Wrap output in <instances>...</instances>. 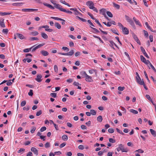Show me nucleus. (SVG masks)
Returning <instances> with one entry per match:
<instances>
[{
    "label": "nucleus",
    "mask_w": 156,
    "mask_h": 156,
    "mask_svg": "<svg viewBox=\"0 0 156 156\" xmlns=\"http://www.w3.org/2000/svg\"><path fill=\"white\" fill-rule=\"evenodd\" d=\"M86 5L89 7L90 9H91L93 6H94V4L93 2L91 1H88L86 2Z\"/></svg>",
    "instance_id": "39448f33"
},
{
    "label": "nucleus",
    "mask_w": 156,
    "mask_h": 156,
    "mask_svg": "<svg viewBox=\"0 0 156 156\" xmlns=\"http://www.w3.org/2000/svg\"><path fill=\"white\" fill-rule=\"evenodd\" d=\"M81 74L84 77L85 76H86L87 74L86 73L85 71H82L81 73Z\"/></svg>",
    "instance_id": "052dcab7"
},
{
    "label": "nucleus",
    "mask_w": 156,
    "mask_h": 156,
    "mask_svg": "<svg viewBox=\"0 0 156 156\" xmlns=\"http://www.w3.org/2000/svg\"><path fill=\"white\" fill-rule=\"evenodd\" d=\"M102 116L101 115L99 116L97 118V121L100 122H102Z\"/></svg>",
    "instance_id": "bb28decb"
},
{
    "label": "nucleus",
    "mask_w": 156,
    "mask_h": 156,
    "mask_svg": "<svg viewBox=\"0 0 156 156\" xmlns=\"http://www.w3.org/2000/svg\"><path fill=\"white\" fill-rule=\"evenodd\" d=\"M46 129V128L45 126L42 127L40 131L41 132H43Z\"/></svg>",
    "instance_id": "864d4df0"
},
{
    "label": "nucleus",
    "mask_w": 156,
    "mask_h": 156,
    "mask_svg": "<svg viewBox=\"0 0 156 156\" xmlns=\"http://www.w3.org/2000/svg\"><path fill=\"white\" fill-rule=\"evenodd\" d=\"M116 130H117V131L119 133L122 135H124V133H123L121 131H120L119 129L117 128H116Z\"/></svg>",
    "instance_id": "09e8293b"
},
{
    "label": "nucleus",
    "mask_w": 156,
    "mask_h": 156,
    "mask_svg": "<svg viewBox=\"0 0 156 156\" xmlns=\"http://www.w3.org/2000/svg\"><path fill=\"white\" fill-rule=\"evenodd\" d=\"M16 36H17V37L21 40H22V39H25V37H24V36L23 35H22L21 34H19V33H17L16 34Z\"/></svg>",
    "instance_id": "2eb2a0df"
},
{
    "label": "nucleus",
    "mask_w": 156,
    "mask_h": 156,
    "mask_svg": "<svg viewBox=\"0 0 156 156\" xmlns=\"http://www.w3.org/2000/svg\"><path fill=\"white\" fill-rule=\"evenodd\" d=\"M42 113V111L41 110H40L39 111L37 112L36 114V115L37 116H39L40 115H41Z\"/></svg>",
    "instance_id": "58836bf2"
},
{
    "label": "nucleus",
    "mask_w": 156,
    "mask_h": 156,
    "mask_svg": "<svg viewBox=\"0 0 156 156\" xmlns=\"http://www.w3.org/2000/svg\"><path fill=\"white\" fill-rule=\"evenodd\" d=\"M106 13L107 15L110 17H113V15L111 12L107 11Z\"/></svg>",
    "instance_id": "ea45409f"
},
{
    "label": "nucleus",
    "mask_w": 156,
    "mask_h": 156,
    "mask_svg": "<svg viewBox=\"0 0 156 156\" xmlns=\"http://www.w3.org/2000/svg\"><path fill=\"white\" fill-rule=\"evenodd\" d=\"M134 37L135 40L137 42V43L140 45L141 44L137 36H135Z\"/></svg>",
    "instance_id": "b1692460"
},
{
    "label": "nucleus",
    "mask_w": 156,
    "mask_h": 156,
    "mask_svg": "<svg viewBox=\"0 0 156 156\" xmlns=\"http://www.w3.org/2000/svg\"><path fill=\"white\" fill-rule=\"evenodd\" d=\"M36 129V128L35 127L33 126L32 128V129L30 130V132L32 133H34Z\"/></svg>",
    "instance_id": "a18cd8bd"
},
{
    "label": "nucleus",
    "mask_w": 156,
    "mask_h": 156,
    "mask_svg": "<svg viewBox=\"0 0 156 156\" xmlns=\"http://www.w3.org/2000/svg\"><path fill=\"white\" fill-rule=\"evenodd\" d=\"M43 4L44 5L48 7L51 9H55V7H53L52 6L49 4H48L47 3H44Z\"/></svg>",
    "instance_id": "dca6fc26"
},
{
    "label": "nucleus",
    "mask_w": 156,
    "mask_h": 156,
    "mask_svg": "<svg viewBox=\"0 0 156 156\" xmlns=\"http://www.w3.org/2000/svg\"><path fill=\"white\" fill-rule=\"evenodd\" d=\"M127 22L134 29H136V27L133 20L128 16H125Z\"/></svg>",
    "instance_id": "f257e3e1"
},
{
    "label": "nucleus",
    "mask_w": 156,
    "mask_h": 156,
    "mask_svg": "<svg viewBox=\"0 0 156 156\" xmlns=\"http://www.w3.org/2000/svg\"><path fill=\"white\" fill-rule=\"evenodd\" d=\"M74 53V51L73 50H71L69 52L66 53L67 55L72 56Z\"/></svg>",
    "instance_id": "5701e85b"
},
{
    "label": "nucleus",
    "mask_w": 156,
    "mask_h": 156,
    "mask_svg": "<svg viewBox=\"0 0 156 156\" xmlns=\"http://www.w3.org/2000/svg\"><path fill=\"white\" fill-rule=\"evenodd\" d=\"M146 97L149 101L152 102V100L149 95L147 94L146 95Z\"/></svg>",
    "instance_id": "e433bc0d"
},
{
    "label": "nucleus",
    "mask_w": 156,
    "mask_h": 156,
    "mask_svg": "<svg viewBox=\"0 0 156 156\" xmlns=\"http://www.w3.org/2000/svg\"><path fill=\"white\" fill-rule=\"evenodd\" d=\"M42 77V76L41 74H37V77L35 78V80L39 83L41 82L42 80L41 78Z\"/></svg>",
    "instance_id": "423d86ee"
},
{
    "label": "nucleus",
    "mask_w": 156,
    "mask_h": 156,
    "mask_svg": "<svg viewBox=\"0 0 156 156\" xmlns=\"http://www.w3.org/2000/svg\"><path fill=\"white\" fill-rule=\"evenodd\" d=\"M50 147V144L49 142H47L45 145V147L46 148H48Z\"/></svg>",
    "instance_id": "0e129e2a"
},
{
    "label": "nucleus",
    "mask_w": 156,
    "mask_h": 156,
    "mask_svg": "<svg viewBox=\"0 0 156 156\" xmlns=\"http://www.w3.org/2000/svg\"><path fill=\"white\" fill-rule=\"evenodd\" d=\"M136 81L138 83H139V84L140 85H142L143 84H144V82L143 81V80H141V79L140 78H140H138L137 77H136Z\"/></svg>",
    "instance_id": "6e6552de"
},
{
    "label": "nucleus",
    "mask_w": 156,
    "mask_h": 156,
    "mask_svg": "<svg viewBox=\"0 0 156 156\" xmlns=\"http://www.w3.org/2000/svg\"><path fill=\"white\" fill-rule=\"evenodd\" d=\"M140 58L141 61L144 63L146 61V58L142 55L140 56Z\"/></svg>",
    "instance_id": "cd10ccee"
},
{
    "label": "nucleus",
    "mask_w": 156,
    "mask_h": 156,
    "mask_svg": "<svg viewBox=\"0 0 156 156\" xmlns=\"http://www.w3.org/2000/svg\"><path fill=\"white\" fill-rule=\"evenodd\" d=\"M40 52L44 56H47L49 54V53L48 51L44 50L41 51Z\"/></svg>",
    "instance_id": "4468645a"
},
{
    "label": "nucleus",
    "mask_w": 156,
    "mask_h": 156,
    "mask_svg": "<svg viewBox=\"0 0 156 156\" xmlns=\"http://www.w3.org/2000/svg\"><path fill=\"white\" fill-rule=\"evenodd\" d=\"M23 4L22 3H15L12 4V5L14 6H21Z\"/></svg>",
    "instance_id": "412c9836"
},
{
    "label": "nucleus",
    "mask_w": 156,
    "mask_h": 156,
    "mask_svg": "<svg viewBox=\"0 0 156 156\" xmlns=\"http://www.w3.org/2000/svg\"><path fill=\"white\" fill-rule=\"evenodd\" d=\"M113 6L117 9H119L120 6L119 5L115 3H113Z\"/></svg>",
    "instance_id": "473e14b6"
},
{
    "label": "nucleus",
    "mask_w": 156,
    "mask_h": 156,
    "mask_svg": "<svg viewBox=\"0 0 156 156\" xmlns=\"http://www.w3.org/2000/svg\"><path fill=\"white\" fill-rule=\"evenodd\" d=\"M28 94L29 96H32L33 94V90H30L29 92L28 93Z\"/></svg>",
    "instance_id": "13d9d810"
},
{
    "label": "nucleus",
    "mask_w": 156,
    "mask_h": 156,
    "mask_svg": "<svg viewBox=\"0 0 156 156\" xmlns=\"http://www.w3.org/2000/svg\"><path fill=\"white\" fill-rule=\"evenodd\" d=\"M118 26L122 28V29H123L124 27H123V25L120 23H118Z\"/></svg>",
    "instance_id": "e2e57ef3"
},
{
    "label": "nucleus",
    "mask_w": 156,
    "mask_h": 156,
    "mask_svg": "<svg viewBox=\"0 0 156 156\" xmlns=\"http://www.w3.org/2000/svg\"><path fill=\"white\" fill-rule=\"evenodd\" d=\"M10 14H11V13H9V12H0V15L2 16L7 15H9Z\"/></svg>",
    "instance_id": "c85d7f7f"
},
{
    "label": "nucleus",
    "mask_w": 156,
    "mask_h": 156,
    "mask_svg": "<svg viewBox=\"0 0 156 156\" xmlns=\"http://www.w3.org/2000/svg\"><path fill=\"white\" fill-rule=\"evenodd\" d=\"M135 152H138L139 153H144V152L143 150L141 149H139L138 150H136V151H135Z\"/></svg>",
    "instance_id": "49530a36"
},
{
    "label": "nucleus",
    "mask_w": 156,
    "mask_h": 156,
    "mask_svg": "<svg viewBox=\"0 0 156 156\" xmlns=\"http://www.w3.org/2000/svg\"><path fill=\"white\" fill-rule=\"evenodd\" d=\"M95 22H96L100 26V27H102L101 24L99 23V21L95 19Z\"/></svg>",
    "instance_id": "4d7b16f0"
},
{
    "label": "nucleus",
    "mask_w": 156,
    "mask_h": 156,
    "mask_svg": "<svg viewBox=\"0 0 156 156\" xmlns=\"http://www.w3.org/2000/svg\"><path fill=\"white\" fill-rule=\"evenodd\" d=\"M125 89V87H118V90L120 91H123Z\"/></svg>",
    "instance_id": "37998d69"
},
{
    "label": "nucleus",
    "mask_w": 156,
    "mask_h": 156,
    "mask_svg": "<svg viewBox=\"0 0 156 156\" xmlns=\"http://www.w3.org/2000/svg\"><path fill=\"white\" fill-rule=\"evenodd\" d=\"M106 11V9H102L100 10V12L101 13H102L103 15L105 16V12Z\"/></svg>",
    "instance_id": "7c9ffc66"
},
{
    "label": "nucleus",
    "mask_w": 156,
    "mask_h": 156,
    "mask_svg": "<svg viewBox=\"0 0 156 156\" xmlns=\"http://www.w3.org/2000/svg\"><path fill=\"white\" fill-rule=\"evenodd\" d=\"M26 104V101H22L21 104V105L22 107H23Z\"/></svg>",
    "instance_id": "6e6d98bb"
},
{
    "label": "nucleus",
    "mask_w": 156,
    "mask_h": 156,
    "mask_svg": "<svg viewBox=\"0 0 156 156\" xmlns=\"http://www.w3.org/2000/svg\"><path fill=\"white\" fill-rule=\"evenodd\" d=\"M111 45H110V46L114 49H115V48L114 47V45L115 43L112 41H109Z\"/></svg>",
    "instance_id": "393cba45"
},
{
    "label": "nucleus",
    "mask_w": 156,
    "mask_h": 156,
    "mask_svg": "<svg viewBox=\"0 0 156 156\" xmlns=\"http://www.w3.org/2000/svg\"><path fill=\"white\" fill-rule=\"evenodd\" d=\"M41 35L42 37L44 39H47L48 38V35L44 33H41Z\"/></svg>",
    "instance_id": "aec40b11"
},
{
    "label": "nucleus",
    "mask_w": 156,
    "mask_h": 156,
    "mask_svg": "<svg viewBox=\"0 0 156 156\" xmlns=\"http://www.w3.org/2000/svg\"><path fill=\"white\" fill-rule=\"evenodd\" d=\"M54 70L55 72L57 73L58 71V69L57 66L56 65H55L54 66Z\"/></svg>",
    "instance_id": "c03bdc74"
},
{
    "label": "nucleus",
    "mask_w": 156,
    "mask_h": 156,
    "mask_svg": "<svg viewBox=\"0 0 156 156\" xmlns=\"http://www.w3.org/2000/svg\"><path fill=\"white\" fill-rule=\"evenodd\" d=\"M90 114L92 115H95L96 114V112L94 110L91 109L90 110Z\"/></svg>",
    "instance_id": "72a5a7b5"
},
{
    "label": "nucleus",
    "mask_w": 156,
    "mask_h": 156,
    "mask_svg": "<svg viewBox=\"0 0 156 156\" xmlns=\"http://www.w3.org/2000/svg\"><path fill=\"white\" fill-rule=\"evenodd\" d=\"M133 19L136 25H138L140 27L141 26V25L140 23L139 22V20L136 19L135 17H133Z\"/></svg>",
    "instance_id": "ddd939ff"
},
{
    "label": "nucleus",
    "mask_w": 156,
    "mask_h": 156,
    "mask_svg": "<svg viewBox=\"0 0 156 156\" xmlns=\"http://www.w3.org/2000/svg\"><path fill=\"white\" fill-rule=\"evenodd\" d=\"M84 77L86 78L85 80L87 81H88V82H91L93 81L92 77L87 75L86 76H85Z\"/></svg>",
    "instance_id": "1a4fd4ad"
},
{
    "label": "nucleus",
    "mask_w": 156,
    "mask_h": 156,
    "mask_svg": "<svg viewBox=\"0 0 156 156\" xmlns=\"http://www.w3.org/2000/svg\"><path fill=\"white\" fill-rule=\"evenodd\" d=\"M29 40L30 41H33L34 40H38L39 39L37 37H31Z\"/></svg>",
    "instance_id": "c9c22d12"
},
{
    "label": "nucleus",
    "mask_w": 156,
    "mask_h": 156,
    "mask_svg": "<svg viewBox=\"0 0 156 156\" xmlns=\"http://www.w3.org/2000/svg\"><path fill=\"white\" fill-rule=\"evenodd\" d=\"M108 131L109 133H112L114 132V130L113 128H109L108 129Z\"/></svg>",
    "instance_id": "de8ad7c7"
},
{
    "label": "nucleus",
    "mask_w": 156,
    "mask_h": 156,
    "mask_svg": "<svg viewBox=\"0 0 156 156\" xmlns=\"http://www.w3.org/2000/svg\"><path fill=\"white\" fill-rule=\"evenodd\" d=\"M144 74L145 75V77H146V78L148 80V82H149L150 80H149V78H148L147 75V74L146 73V72L145 71H144Z\"/></svg>",
    "instance_id": "680f3d73"
},
{
    "label": "nucleus",
    "mask_w": 156,
    "mask_h": 156,
    "mask_svg": "<svg viewBox=\"0 0 156 156\" xmlns=\"http://www.w3.org/2000/svg\"><path fill=\"white\" fill-rule=\"evenodd\" d=\"M51 18L57 20H63V19L57 17H51Z\"/></svg>",
    "instance_id": "4c0bfd02"
},
{
    "label": "nucleus",
    "mask_w": 156,
    "mask_h": 156,
    "mask_svg": "<svg viewBox=\"0 0 156 156\" xmlns=\"http://www.w3.org/2000/svg\"><path fill=\"white\" fill-rule=\"evenodd\" d=\"M50 95L52 97L55 98L57 96V94L55 93H52L50 94Z\"/></svg>",
    "instance_id": "8fccbe9b"
},
{
    "label": "nucleus",
    "mask_w": 156,
    "mask_h": 156,
    "mask_svg": "<svg viewBox=\"0 0 156 156\" xmlns=\"http://www.w3.org/2000/svg\"><path fill=\"white\" fill-rule=\"evenodd\" d=\"M120 149L122 152H127L128 151V150L126 148H125L124 147Z\"/></svg>",
    "instance_id": "f704fd0d"
},
{
    "label": "nucleus",
    "mask_w": 156,
    "mask_h": 156,
    "mask_svg": "<svg viewBox=\"0 0 156 156\" xmlns=\"http://www.w3.org/2000/svg\"><path fill=\"white\" fill-rule=\"evenodd\" d=\"M140 49L142 52L143 53V54H144V55L147 58H149V56H148L146 52L144 49V48L141 46L140 47Z\"/></svg>",
    "instance_id": "0eeeda50"
},
{
    "label": "nucleus",
    "mask_w": 156,
    "mask_h": 156,
    "mask_svg": "<svg viewBox=\"0 0 156 156\" xmlns=\"http://www.w3.org/2000/svg\"><path fill=\"white\" fill-rule=\"evenodd\" d=\"M68 136L66 135H63L62 136V139L63 140L66 141L68 140Z\"/></svg>",
    "instance_id": "c756f323"
},
{
    "label": "nucleus",
    "mask_w": 156,
    "mask_h": 156,
    "mask_svg": "<svg viewBox=\"0 0 156 156\" xmlns=\"http://www.w3.org/2000/svg\"><path fill=\"white\" fill-rule=\"evenodd\" d=\"M130 112L134 114H137L138 113L137 111L133 109H131L129 110Z\"/></svg>",
    "instance_id": "2f4dec72"
},
{
    "label": "nucleus",
    "mask_w": 156,
    "mask_h": 156,
    "mask_svg": "<svg viewBox=\"0 0 156 156\" xmlns=\"http://www.w3.org/2000/svg\"><path fill=\"white\" fill-rule=\"evenodd\" d=\"M66 145V143H63L61 144L59 146V147L60 148H62L63 147H64Z\"/></svg>",
    "instance_id": "774afa93"
},
{
    "label": "nucleus",
    "mask_w": 156,
    "mask_h": 156,
    "mask_svg": "<svg viewBox=\"0 0 156 156\" xmlns=\"http://www.w3.org/2000/svg\"><path fill=\"white\" fill-rule=\"evenodd\" d=\"M55 27L57 28L58 29H59L61 28V26L58 23L56 22L55 23Z\"/></svg>",
    "instance_id": "4be33fe9"
},
{
    "label": "nucleus",
    "mask_w": 156,
    "mask_h": 156,
    "mask_svg": "<svg viewBox=\"0 0 156 156\" xmlns=\"http://www.w3.org/2000/svg\"><path fill=\"white\" fill-rule=\"evenodd\" d=\"M31 150L36 155L38 154V151L35 148L32 147L31 149Z\"/></svg>",
    "instance_id": "9b49d317"
},
{
    "label": "nucleus",
    "mask_w": 156,
    "mask_h": 156,
    "mask_svg": "<svg viewBox=\"0 0 156 156\" xmlns=\"http://www.w3.org/2000/svg\"><path fill=\"white\" fill-rule=\"evenodd\" d=\"M122 32L125 34H128L129 33V30L126 27H124L122 29Z\"/></svg>",
    "instance_id": "9d476101"
},
{
    "label": "nucleus",
    "mask_w": 156,
    "mask_h": 156,
    "mask_svg": "<svg viewBox=\"0 0 156 156\" xmlns=\"http://www.w3.org/2000/svg\"><path fill=\"white\" fill-rule=\"evenodd\" d=\"M76 17L79 19V20H80L83 22H86L87 21V20L85 19H83L77 16H76Z\"/></svg>",
    "instance_id": "a19ab883"
},
{
    "label": "nucleus",
    "mask_w": 156,
    "mask_h": 156,
    "mask_svg": "<svg viewBox=\"0 0 156 156\" xmlns=\"http://www.w3.org/2000/svg\"><path fill=\"white\" fill-rule=\"evenodd\" d=\"M70 10H71L73 11H74V14L75 15H79L80 16H82V14L79 12L76 8H70Z\"/></svg>",
    "instance_id": "20e7f679"
},
{
    "label": "nucleus",
    "mask_w": 156,
    "mask_h": 156,
    "mask_svg": "<svg viewBox=\"0 0 156 156\" xmlns=\"http://www.w3.org/2000/svg\"><path fill=\"white\" fill-rule=\"evenodd\" d=\"M2 32L5 34H7L8 32V30L7 29H3Z\"/></svg>",
    "instance_id": "603ef678"
},
{
    "label": "nucleus",
    "mask_w": 156,
    "mask_h": 156,
    "mask_svg": "<svg viewBox=\"0 0 156 156\" xmlns=\"http://www.w3.org/2000/svg\"><path fill=\"white\" fill-rule=\"evenodd\" d=\"M144 36H145L146 37H147L148 36V34L147 31H146V30H144Z\"/></svg>",
    "instance_id": "69168bd1"
},
{
    "label": "nucleus",
    "mask_w": 156,
    "mask_h": 156,
    "mask_svg": "<svg viewBox=\"0 0 156 156\" xmlns=\"http://www.w3.org/2000/svg\"><path fill=\"white\" fill-rule=\"evenodd\" d=\"M11 80H9V81H8L7 83H6V85H7V86H10L12 84V82H11Z\"/></svg>",
    "instance_id": "5fc2aeb1"
},
{
    "label": "nucleus",
    "mask_w": 156,
    "mask_h": 156,
    "mask_svg": "<svg viewBox=\"0 0 156 156\" xmlns=\"http://www.w3.org/2000/svg\"><path fill=\"white\" fill-rule=\"evenodd\" d=\"M88 14L89 15V16H90L91 17V19H93V20H95V19L94 18L93 15L92 14H91L90 13V12H88Z\"/></svg>",
    "instance_id": "338daca9"
},
{
    "label": "nucleus",
    "mask_w": 156,
    "mask_h": 156,
    "mask_svg": "<svg viewBox=\"0 0 156 156\" xmlns=\"http://www.w3.org/2000/svg\"><path fill=\"white\" fill-rule=\"evenodd\" d=\"M93 36L95 38H96L99 39V40L102 43H104L103 41L100 38V37L98 36H96L95 35H93Z\"/></svg>",
    "instance_id": "79ce46f5"
},
{
    "label": "nucleus",
    "mask_w": 156,
    "mask_h": 156,
    "mask_svg": "<svg viewBox=\"0 0 156 156\" xmlns=\"http://www.w3.org/2000/svg\"><path fill=\"white\" fill-rule=\"evenodd\" d=\"M59 10L60 11L64 12H66L68 13H69V14H72V12L71 11H68V10H66L65 9L62 8V6L61 7Z\"/></svg>",
    "instance_id": "f8f14e48"
},
{
    "label": "nucleus",
    "mask_w": 156,
    "mask_h": 156,
    "mask_svg": "<svg viewBox=\"0 0 156 156\" xmlns=\"http://www.w3.org/2000/svg\"><path fill=\"white\" fill-rule=\"evenodd\" d=\"M22 11L25 12H30L34 11H37L38 9H22Z\"/></svg>",
    "instance_id": "7ed1b4c3"
},
{
    "label": "nucleus",
    "mask_w": 156,
    "mask_h": 156,
    "mask_svg": "<svg viewBox=\"0 0 156 156\" xmlns=\"http://www.w3.org/2000/svg\"><path fill=\"white\" fill-rule=\"evenodd\" d=\"M0 25L2 27H5V25L4 22V19L0 20Z\"/></svg>",
    "instance_id": "f3484780"
},
{
    "label": "nucleus",
    "mask_w": 156,
    "mask_h": 156,
    "mask_svg": "<svg viewBox=\"0 0 156 156\" xmlns=\"http://www.w3.org/2000/svg\"><path fill=\"white\" fill-rule=\"evenodd\" d=\"M78 148L80 150H83L84 149V147L83 145H80L78 147Z\"/></svg>",
    "instance_id": "bf43d9fd"
},
{
    "label": "nucleus",
    "mask_w": 156,
    "mask_h": 156,
    "mask_svg": "<svg viewBox=\"0 0 156 156\" xmlns=\"http://www.w3.org/2000/svg\"><path fill=\"white\" fill-rule=\"evenodd\" d=\"M50 2L52 3L54 5V7L58 9L59 10L60 9L61 7H62V6L58 4H57L56 3H55V1H54L53 0H50Z\"/></svg>",
    "instance_id": "f03ea898"
},
{
    "label": "nucleus",
    "mask_w": 156,
    "mask_h": 156,
    "mask_svg": "<svg viewBox=\"0 0 156 156\" xmlns=\"http://www.w3.org/2000/svg\"><path fill=\"white\" fill-rule=\"evenodd\" d=\"M60 2L61 3H62V4L67 5L69 7H70V5H69V3L66 2L65 1H63L62 0H60Z\"/></svg>",
    "instance_id": "a878e982"
},
{
    "label": "nucleus",
    "mask_w": 156,
    "mask_h": 156,
    "mask_svg": "<svg viewBox=\"0 0 156 156\" xmlns=\"http://www.w3.org/2000/svg\"><path fill=\"white\" fill-rule=\"evenodd\" d=\"M109 141L111 143H115V141L112 138H110L109 139Z\"/></svg>",
    "instance_id": "3c124183"
},
{
    "label": "nucleus",
    "mask_w": 156,
    "mask_h": 156,
    "mask_svg": "<svg viewBox=\"0 0 156 156\" xmlns=\"http://www.w3.org/2000/svg\"><path fill=\"white\" fill-rule=\"evenodd\" d=\"M150 131L151 133L153 136H156V132L155 130L152 129H150Z\"/></svg>",
    "instance_id": "a211bd4d"
},
{
    "label": "nucleus",
    "mask_w": 156,
    "mask_h": 156,
    "mask_svg": "<svg viewBox=\"0 0 156 156\" xmlns=\"http://www.w3.org/2000/svg\"><path fill=\"white\" fill-rule=\"evenodd\" d=\"M38 33L37 31H34L31 32L30 34V35H32L33 36H36L38 34Z\"/></svg>",
    "instance_id": "6ab92c4d"
}]
</instances>
